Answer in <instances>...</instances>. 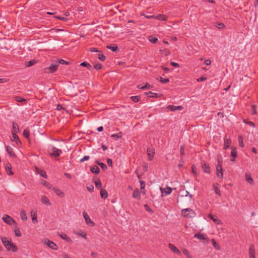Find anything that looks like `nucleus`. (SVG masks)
<instances>
[{
	"mask_svg": "<svg viewBox=\"0 0 258 258\" xmlns=\"http://www.w3.org/2000/svg\"><path fill=\"white\" fill-rule=\"evenodd\" d=\"M183 253L186 256L187 258H192L191 255L189 254L188 251L185 248H182L181 249Z\"/></svg>",
	"mask_w": 258,
	"mask_h": 258,
	"instance_id": "473e14b6",
	"label": "nucleus"
},
{
	"mask_svg": "<svg viewBox=\"0 0 258 258\" xmlns=\"http://www.w3.org/2000/svg\"><path fill=\"white\" fill-rule=\"evenodd\" d=\"M95 186L97 188H100L102 187V183L99 179H97L94 182Z\"/></svg>",
	"mask_w": 258,
	"mask_h": 258,
	"instance_id": "ea45409f",
	"label": "nucleus"
},
{
	"mask_svg": "<svg viewBox=\"0 0 258 258\" xmlns=\"http://www.w3.org/2000/svg\"><path fill=\"white\" fill-rule=\"evenodd\" d=\"M21 218L23 221H26L27 219V216L26 213L24 211L22 210L20 212Z\"/></svg>",
	"mask_w": 258,
	"mask_h": 258,
	"instance_id": "cd10ccee",
	"label": "nucleus"
},
{
	"mask_svg": "<svg viewBox=\"0 0 258 258\" xmlns=\"http://www.w3.org/2000/svg\"><path fill=\"white\" fill-rule=\"evenodd\" d=\"M238 142L239 146L241 147H243L244 144L243 142V138L241 136H238Z\"/></svg>",
	"mask_w": 258,
	"mask_h": 258,
	"instance_id": "37998d69",
	"label": "nucleus"
},
{
	"mask_svg": "<svg viewBox=\"0 0 258 258\" xmlns=\"http://www.w3.org/2000/svg\"><path fill=\"white\" fill-rule=\"evenodd\" d=\"M245 180L250 184L252 185L254 184L253 180L251 178L249 173H246L245 175Z\"/></svg>",
	"mask_w": 258,
	"mask_h": 258,
	"instance_id": "a211bd4d",
	"label": "nucleus"
},
{
	"mask_svg": "<svg viewBox=\"0 0 258 258\" xmlns=\"http://www.w3.org/2000/svg\"><path fill=\"white\" fill-rule=\"evenodd\" d=\"M38 172L41 177H43L45 178H47L46 173L44 171L40 170L39 171H38Z\"/></svg>",
	"mask_w": 258,
	"mask_h": 258,
	"instance_id": "a19ab883",
	"label": "nucleus"
},
{
	"mask_svg": "<svg viewBox=\"0 0 258 258\" xmlns=\"http://www.w3.org/2000/svg\"><path fill=\"white\" fill-rule=\"evenodd\" d=\"M202 167L203 169V171L205 173H210V168L208 164L206 163H203L202 164Z\"/></svg>",
	"mask_w": 258,
	"mask_h": 258,
	"instance_id": "f3484780",
	"label": "nucleus"
},
{
	"mask_svg": "<svg viewBox=\"0 0 258 258\" xmlns=\"http://www.w3.org/2000/svg\"><path fill=\"white\" fill-rule=\"evenodd\" d=\"M36 60H35V59H32L30 61H27L26 62V66L27 67H31L34 64H35V63H36Z\"/></svg>",
	"mask_w": 258,
	"mask_h": 258,
	"instance_id": "72a5a7b5",
	"label": "nucleus"
},
{
	"mask_svg": "<svg viewBox=\"0 0 258 258\" xmlns=\"http://www.w3.org/2000/svg\"><path fill=\"white\" fill-rule=\"evenodd\" d=\"M231 156H233L234 157H237V153L236 151V148L234 147H231Z\"/></svg>",
	"mask_w": 258,
	"mask_h": 258,
	"instance_id": "c756f323",
	"label": "nucleus"
},
{
	"mask_svg": "<svg viewBox=\"0 0 258 258\" xmlns=\"http://www.w3.org/2000/svg\"><path fill=\"white\" fill-rule=\"evenodd\" d=\"M111 138H113V139H120L122 138V133H118V134H112L111 136Z\"/></svg>",
	"mask_w": 258,
	"mask_h": 258,
	"instance_id": "f704fd0d",
	"label": "nucleus"
},
{
	"mask_svg": "<svg viewBox=\"0 0 258 258\" xmlns=\"http://www.w3.org/2000/svg\"><path fill=\"white\" fill-rule=\"evenodd\" d=\"M146 94L148 95L149 97L152 98H159L160 97V95L158 93H154L152 92H149L146 93Z\"/></svg>",
	"mask_w": 258,
	"mask_h": 258,
	"instance_id": "aec40b11",
	"label": "nucleus"
},
{
	"mask_svg": "<svg viewBox=\"0 0 258 258\" xmlns=\"http://www.w3.org/2000/svg\"><path fill=\"white\" fill-rule=\"evenodd\" d=\"M133 197L135 199H140V191L138 188L135 189L133 194Z\"/></svg>",
	"mask_w": 258,
	"mask_h": 258,
	"instance_id": "6ab92c4d",
	"label": "nucleus"
},
{
	"mask_svg": "<svg viewBox=\"0 0 258 258\" xmlns=\"http://www.w3.org/2000/svg\"><path fill=\"white\" fill-rule=\"evenodd\" d=\"M214 189L215 192L217 194L218 196H221V192L220 188L217 186L216 184H214Z\"/></svg>",
	"mask_w": 258,
	"mask_h": 258,
	"instance_id": "4c0bfd02",
	"label": "nucleus"
},
{
	"mask_svg": "<svg viewBox=\"0 0 258 258\" xmlns=\"http://www.w3.org/2000/svg\"><path fill=\"white\" fill-rule=\"evenodd\" d=\"M168 247L173 252L178 255H181L180 251L173 244L169 243L168 244Z\"/></svg>",
	"mask_w": 258,
	"mask_h": 258,
	"instance_id": "0eeeda50",
	"label": "nucleus"
},
{
	"mask_svg": "<svg viewBox=\"0 0 258 258\" xmlns=\"http://www.w3.org/2000/svg\"><path fill=\"white\" fill-rule=\"evenodd\" d=\"M48 150L50 155L54 157H58L62 153L61 150L53 146H50Z\"/></svg>",
	"mask_w": 258,
	"mask_h": 258,
	"instance_id": "f03ea898",
	"label": "nucleus"
},
{
	"mask_svg": "<svg viewBox=\"0 0 258 258\" xmlns=\"http://www.w3.org/2000/svg\"><path fill=\"white\" fill-rule=\"evenodd\" d=\"M90 158V157L89 156H85L83 158L80 159V162H83L85 161H87L89 160Z\"/></svg>",
	"mask_w": 258,
	"mask_h": 258,
	"instance_id": "13d9d810",
	"label": "nucleus"
},
{
	"mask_svg": "<svg viewBox=\"0 0 258 258\" xmlns=\"http://www.w3.org/2000/svg\"><path fill=\"white\" fill-rule=\"evenodd\" d=\"M187 196H189V200L190 201L191 199L192 198V195L190 194L189 192L186 190L185 191L184 195H182V196H181V197H183L184 196L187 197Z\"/></svg>",
	"mask_w": 258,
	"mask_h": 258,
	"instance_id": "8fccbe9b",
	"label": "nucleus"
},
{
	"mask_svg": "<svg viewBox=\"0 0 258 258\" xmlns=\"http://www.w3.org/2000/svg\"><path fill=\"white\" fill-rule=\"evenodd\" d=\"M181 214L183 217L187 218H192L196 216V212L189 208L182 209Z\"/></svg>",
	"mask_w": 258,
	"mask_h": 258,
	"instance_id": "f257e3e1",
	"label": "nucleus"
},
{
	"mask_svg": "<svg viewBox=\"0 0 258 258\" xmlns=\"http://www.w3.org/2000/svg\"><path fill=\"white\" fill-rule=\"evenodd\" d=\"M149 41L152 42V43H155L156 42V41L158 40V39L157 38H155L154 37H153V36H150L149 37Z\"/></svg>",
	"mask_w": 258,
	"mask_h": 258,
	"instance_id": "3c124183",
	"label": "nucleus"
},
{
	"mask_svg": "<svg viewBox=\"0 0 258 258\" xmlns=\"http://www.w3.org/2000/svg\"><path fill=\"white\" fill-rule=\"evenodd\" d=\"M41 184L44 185L45 187H47L48 189H50L52 188V185L48 182L44 180H41L40 181Z\"/></svg>",
	"mask_w": 258,
	"mask_h": 258,
	"instance_id": "412c9836",
	"label": "nucleus"
},
{
	"mask_svg": "<svg viewBox=\"0 0 258 258\" xmlns=\"http://www.w3.org/2000/svg\"><path fill=\"white\" fill-rule=\"evenodd\" d=\"M161 53L165 56H167L170 54V51L167 49H164L163 50L160 49Z\"/></svg>",
	"mask_w": 258,
	"mask_h": 258,
	"instance_id": "79ce46f5",
	"label": "nucleus"
},
{
	"mask_svg": "<svg viewBox=\"0 0 258 258\" xmlns=\"http://www.w3.org/2000/svg\"><path fill=\"white\" fill-rule=\"evenodd\" d=\"M58 67V64L57 63H51L48 68V70L49 73H52L55 72L57 70Z\"/></svg>",
	"mask_w": 258,
	"mask_h": 258,
	"instance_id": "6e6552de",
	"label": "nucleus"
},
{
	"mask_svg": "<svg viewBox=\"0 0 258 258\" xmlns=\"http://www.w3.org/2000/svg\"><path fill=\"white\" fill-rule=\"evenodd\" d=\"M6 149L8 153L11 156H13L15 155L14 153L13 152V149L10 146H7Z\"/></svg>",
	"mask_w": 258,
	"mask_h": 258,
	"instance_id": "2f4dec72",
	"label": "nucleus"
},
{
	"mask_svg": "<svg viewBox=\"0 0 258 258\" xmlns=\"http://www.w3.org/2000/svg\"><path fill=\"white\" fill-rule=\"evenodd\" d=\"M2 241L5 245V247L7 248V250H9V244L11 243V241L7 240L6 238L2 237H1Z\"/></svg>",
	"mask_w": 258,
	"mask_h": 258,
	"instance_id": "4468645a",
	"label": "nucleus"
},
{
	"mask_svg": "<svg viewBox=\"0 0 258 258\" xmlns=\"http://www.w3.org/2000/svg\"><path fill=\"white\" fill-rule=\"evenodd\" d=\"M167 108L171 111H175L176 110L175 106H174V105H169L167 106Z\"/></svg>",
	"mask_w": 258,
	"mask_h": 258,
	"instance_id": "e2e57ef3",
	"label": "nucleus"
},
{
	"mask_svg": "<svg viewBox=\"0 0 258 258\" xmlns=\"http://www.w3.org/2000/svg\"><path fill=\"white\" fill-rule=\"evenodd\" d=\"M191 170H192V173L195 175V176H197V173L196 172V167L195 165H192Z\"/></svg>",
	"mask_w": 258,
	"mask_h": 258,
	"instance_id": "0e129e2a",
	"label": "nucleus"
},
{
	"mask_svg": "<svg viewBox=\"0 0 258 258\" xmlns=\"http://www.w3.org/2000/svg\"><path fill=\"white\" fill-rule=\"evenodd\" d=\"M155 18L159 20H165L166 16L163 15H158L157 16H155Z\"/></svg>",
	"mask_w": 258,
	"mask_h": 258,
	"instance_id": "a18cd8bd",
	"label": "nucleus"
},
{
	"mask_svg": "<svg viewBox=\"0 0 258 258\" xmlns=\"http://www.w3.org/2000/svg\"><path fill=\"white\" fill-rule=\"evenodd\" d=\"M59 236L63 239L67 241L68 242H71V239L68 236V235L66 234H59Z\"/></svg>",
	"mask_w": 258,
	"mask_h": 258,
	"instance_id": "7c9ffc66",
	"label": "nucleus"
},
{
	"mask_svg": "<svg viewBox=\"0 0 258 258\" xmlns=\"http://www.w3.org/2000/svg\"><path fill=\"white\" fill-rule=\"evenodd\" d=\"M15 99L17 102H21L26 100L25 99L19 96L16 97Z\"/></svg>",
	"mask_w": 258,
	"mask_h": 258,
	"instance_id": "5fc2aeb1",
	"label": "nucleus"
},
{
	"mask_svg": "<svg viewBox=\"0 0 258 258\" xmlns=\"http://www.w3.org/2000/svg\"><path fill=\"white\" fill-rule=\"evenodd\" d=\"M211 242L212 243L213 247L217 249L220 250V245L216 242L215 240L214 239H211Z\"/></svg>",
	"mask_w": 258,
	"mask_h": 258,
	"instance_id": "c85d7f7f",
	"label": "nucleus"
},
{
	"mask_svg": "<svg viewBox=\"0 0 258 258\" xmlns=\"http://www.w3.org/2000/svg\"><path fill=\"white\" fill-rule=\"evenodd\" d=\"M58 63H60V64H69V62H67L66 61V60L62 59H59L58 61Z\"/></svg>",
	"mask_w": 258,
	"mask_h": 258,
	"instance_id": "052dcab7",
	"label": "nucleus"
},
{
	"mask_svg": "<svg viewBox=\"0 0 258 258\" xmlns=\"http://www.w3.org/2000/svg\"><path fill=\"white\" fill-rule=\"evenodd\" d=\"M12 127H13L12 133H15V134H16L20 132L18 125L16 123H15V122L13 123Z\"/></svg>",
	"mask_w": 258,
	"mask_h": 258,
	"instance_id": "5701e85b",
	"label": "nucleus"
},
{
	"mask_svg": "<svg viewBox=\"0 0 258 258\" xmlns=\"http://www.w3.org/2000/svg\"><path fill=\"white\" fill-rule=\"evenodd\" d=\"M29 131L27 129H25L23 131V135L27 139H28L29 137Z\"/></svg>",
	"mask_w": 258,
	"mask_h": 258,
	"instance_id": "49530a36",
	"label": "nucleus"
},
{
	"mask_svg": "<svg viewBox=\"0 0 258 258\" xmlns=\"http://www.w3.org/2000/svg\"><path fill=\"white\" fill-rule=\"evenodd\" d=\"M8 248H9V251L12 250L13 252L17 251L18 249L17 246L12 242L9 244V247Z\"/></svg>",
	"mask_w": 258,
	"mask_h": 258,
	"instance_id": "393cba45",
	"label": "nucleus"
},
{
	"mask_svg": "<svg viewBox=\"0 0 258 258\" xmlns=\"http://www.w3.org/2000/svg\"><path fill=\"white\" fill-rule=\"evenodd\" d=\"M100 196L102 199H105L108 197V193L104 189H101L100 190Z\"/></svg>",
	"mask_w": 258,
	"mask_h": 258,
	"instance_id": "b1692460",
	"label": "nucleus"
},
{
	"mask_svg": "<svg viewBox=\"0 0 258 258\" xmlns=\"http://www.w3.org/2000/svg\"><path fill=\"white\" fill-rule=\"evenodd\" d=\"M6 170L8 175H11L13 174V173L12 170V167L10 164H7L6 167Z\"/></svg>",
	"mask_w": 258,
	"mask_h": 258,
	"instance_id": "bb28decb",
	"label": "nucleus"
},
{
	"mask_svg": "<svg viewBox=\"0 0 258 258\" xmlns=\"http://www.w3.org/2000/svg\"><path fill=\"white\" fill-rule=\"evenodd\" d=\"M98 58L101 61H104L106 59V57L103 54H99Z\"/></svg>",
	"mask_w": 258,
	"mask_h": 258,
	"instance_id": "bf43d9fd",
	"label": "nucleus"
},
{
	"mask_svg": "<svg viewBox=\"0 0 258 258\" xmlns=\"http://www.w3.org/2000/svg\"><path fill=\"white\" fill-rule=\"evenodd\" d=\"M75 233L77 235H78V236H81L82 237H83L85 239H86L87 238V234L84 232H77Z\"/></svg>",
	"mask_w": 258,
	"mask_h": 258,
	"instance_id": "e433bc0d",
	"label": "nucleus"
},
{
	"mask_svg": "<svg viewBox=\"0 0 258 258\" xmlns=\"http://www.w3.org/2000/svg\"><path fill=\"white\" fill-rule=\"evenodd\" d=\"M12 136H13V137L14 139V141L15 142H16L17 144H18V143H21V142L18 138V136L16 134H15V133H13Z\"/></svg>",
	"mask_w": 258,
	"mask_h": 258,
	"instance_id": "c9c22d12",
	"label": "nucleus"
},
{
	"mask_svg": "<svg viewBox=\"0 0 258 258\" xmlns=\"http://www.w3.org/2000/svg\"><path fill=\"white\" fill-rule=\"evenodd\" d=\"M216 174L218 177L223 178V172L222 167V163L218 161V164L216 166Z\"/></svg>",
	"mask_w": 258,
	"mask_h": 258,
	"instance_id": "423d86ee",
	"label": "nucleus"
},
{
	"mask_svg": "<svg viewBox=\"0 0 258 258\" xmlns=\"http://www.w3.org/2000/svg\"><path fill=\"white\" fill-rule=\"evenodd\" d=\"M160 189L161 193L163 194L164 192H165L166 196L170 195L172 191V188L169 186H166V187L165 188L160 187Z\"/></svg>",
	"mask_w": 258,
	"mask_h": 258,
	"instance_id": "9d476101",
	"label": "nucleus"
},
{
	"mask_svg": "<svg viewBox=\"0 0 258 258\" xmlns=\"http://www.w3.org/2000/svg\"><path fill=\"white\" fill-rule=\"evenodd\" d=\"M83 215L85 221L86 223L89 226H94L95 225V223L93 221H92L89 215L87 214V213L84 211L83 212Z\"/></svg>",
	"mask_w": 258,
	"mask_h": 258,
	"instance_id": "20e7f679",
	"label": "nucleus"
},
{
	"mask_svg": "<svg viewBox=\"0 0 258 258\" xmlns=\"http://www.w3.org/2000/svg\"><path fill=\"white\" fill-rule=\"evenodd\" d=\"M216 26L217 28L221 29L224 28V25L221 23H217Z\"/></svg>",
	"mask_w": 258,
	"mask_h": 258,
	"instance_id": "603ef678",
	"label": "nucleus"
},
{
	"mask_svg": "<svg viewBox=\"0 0 258 258\" xmlns=\"http://www.w3.org/2000/svg\"><path fill=\"white\" fill-rule=\"evenodd\" d=\"M160 82L163 84H166L169 82V79L168 78H163L162 77H160Z\"/></svg>",
	"mask_w": 258,
	"mask_h": 258,
	"instance_id": "09e8293b",
	"label": "nucleus"
},
{
	"mask_svg": "<svg viewBox=\"0 0 258 258\" xmlns=\"http://www.w3.org/2000/svg\"><path fill=\"white\" fill-rule=\"evenodd\" d=\"M15 234L16 236H18V237L21 236V233L19 229H15Z\"/></svg>",
	"mask_w": 258,
	"mask_h": 258,
	"instance_id": "864d4df0",
	"label": "nucleus"
},
{
	"mask_svg": "<svg viewBox=\"0 0 258 258\" xmlns=\"http://www.w3.org/2000/svg\"><path fill=\"white\" fill-rule=\"evenodd\" d=\"M41 202L43 205L47 206L51 205V203L47 197L45 196H42L41 197Z\"/></svg>",
	"mask_w": 258,
	"mask_h": 258,
	"instance_id": "1a4fd4ad",
	"label": "nucleus"
},
{
	"mask_svg": "<svg viewBox=\"0 0 258 258\" xmlns=\"http://www.w3.org/2000/svg\"><path fill=\"white\" fill-rule=\"evenodd\" d=\"M53 190L57 196H58L60 197H61V198L64 197V193L59 188H56V187H53Z\"/></svg>",
	"mask_w": 258,
	"mask_h": 258,
	"instance_id": "2eb2a0df",
	"label": "nucleus"
},
{
	"mask_svg": "<svg viewBox=\"0 0 258 258\" xmlns=\"http://www.w3.org/2000/svg\"><path fill=\"white\" fill-rule=\"evenodd\" d=\"M107 48L113 51H115L118 49V47L117 45H114L113 46L108 45V46H107Z\"/></svg>",
	"mask_w": 258,
	"mask_h": 258,
	"instance_id": "de8ad7c7",
	"label": "nucleus"
},
{
	"mask_svg": "<svg viewBox=\"0 0 258 258\" xmlns=\"http://www.w3.org/2000/svg\"><path fill=\"white\" fill-rule=\"evenodd\" d=\"M91 171L95 174H98L100 172L99 168L97 166H94L90 169Z\"/></svg>",
	"mask_w": 258,
	"mask_h": 258,
	"instance_id": "a878e982",
	"label": "nucleus"
},
{
	"mask_svg": "<svg viewBox=\"0 0 258 258\" xmlns=\"http://www.w3.org/2000/svg\"><path fill=\"white\" fill-rule=\"evenodd\" d=\"M131 99L134 102H137L139 100V97L138 96H132Z\"/></svg>",
	"mask_w": 258,
	"mask_h": 258,
	"instance_id": "6e6d98bb",
	"label": "nucleus"
},
{
	"mask_svg": "<svg viewBox=\"0 0 258 258\" xmlns=\"http://www.w3.org/2000/svg\"><path fill=\"white\" fill-rule=\"evenodd\" d=\"M252 114H256V107L254 105L252 106Z\"/></svg>",
	"mask_w": 258,
	"mask_h": 258,
	"instance_id": "338daca9",
	"label": "nucleus"
},
{
	"mask_svg": "<svg viewBox=\"0 0 258 258\" xmlns=\"http://www.w3.org/2000/svg\"><path fill=\"white\" fill-rule=\"evenodd\" d=\"M180 154L181 156H182L184 155V148L182 146L180 147Z\"/></svg>",
	"mask_w": 258,
	"mask_h": 258,
	"instance_id": "69168bd1",
	"label": "nucleus"
},
{
	"mask_svg": "<svg viewBox=\"0 0 258 258\" xmlns=\"http://www.w3.org/2000/svg\"><path fill=\"white\" fill-rule=\"evenodd\" d=\"M99 165L103 170H105L107 168V166L103 163H100V164H99Z\"/></svg>",
	"mask_w": 258,
	"mask_h": 258,
	"instance_id": "4d7b16f0",
	"label": "nucleus"
},
{
	"mask_svg": "<svg viewBox=\"0 0 258 258\" xmlns=\"http://www.w3.org/2000/svg\"><path fill=\"white\" fill-rule=\"evenodd\" d=\"M224 147H223V149L225 150L229 147L231 143V140L230 139L227 138L226 137H225L224 138Z\"/></svg>",
	"mask_w": 258,
	"mask_h": 258,
	"instance_id": "f8f14e48",
	"label": "nucleus"
},
{
	"mask_svg": "<svg viewBox=\"0 0 258 258\" xmlns=\"http://www.w3.org/2000/svg\"><path fill=\"white\" fill-rule=\"evenodd\" d=\"M208 217L212 220L216 224L219 225L221 224V221L219 219L217 218L215 216H213L211 214H209L208 215Z\"/></svg>",
	"mask_w": 258,
	"mask_h": 258,
	"instance_id": "ddd939ff",
	"label": "nucleus"
},
{
	"mask_svg": "<svg viewBox=\"0 0 258 258\" xmlns=\"http://www.w3.org/2000/svg\"><path fill=\"white\" fill-rule=\"evenodd\" d=\"M147 153L149 156V160L152 161L154 155V152L152 150L148 148L147 149Z\"/></svg>",
	"mask_w": 258,
	"mask_h": 258,
	"instance_id": "4be33fe9",
	"label": "nucleus"
},
{
	"mask_svg": "<svg viewBox=\"0 0 258 258\" xmlns=\"http://www.w3.org/2000/svg\"><path fill=\"white\" fill-rule=\"evenodd\" d=\"M55 18L58 20L63 21H66L68 20V18L66 17H62L60 16H56Z\"/></svg>",
	"mask_w": 258,
	"mask_h": 258,
	"instance_id": "680f3d73",
	"label": "nucleus"
},
{
	"mask_svg": "<svg viewBox=\"0 0 258 258\" xmlns=\"http://www.w3.org/2000/svg\"><path fill=\"white\" fill-rule=\"evenodd\" d=\"M45 244L47 245L49 247L53 250H57L58 249L57 245L53 242L52 241H51L48 239H45L44 241Z\"/></svg>",
	"mask_w": 258,
	"mask_h": 258,
	"instance_id": "39448f33",
	"label": "nucleus"
},
{
	"mask_svg": "<svg viewBox=\"0 0 258 258\" xmlns=\"http://www.w3.org/2000/svg\"><path fill=\"white\" fill-rule=\"evenodd\" d=\"M31 217H32V221L33 222H37V215L35 213H33V212H31Z\"/></svg>",
	"mask_w": 258,
	"mask_h": 258,
	"instance_id": "c03bdc74",
	"label": "nucleus"
},
{
	"mask_svg": "<svg viewBox=\"0 0 258 258\" xmlns=\"http://www.w3.org/2000/svg\"><path fill=\"white\" fill-rule=\"evenodd\" d=\"M80 66L86 67L88 70L91 68V66L88 62L84 61L81 63Z\"/></svg>",
	"mask_w": 258,
	"mask_h": 258,
	"instance_id": "58836bf2",
	"label": "nucleus"
},
{
	"mask_svg": "<svg viewBox=\"0 0 258 258\" xmlns=\"http://www.w3.org/2000/svg\"><path fill=\"white\" fill-rule=\"evenodd\" d=\"M194 237L200 239V240H207L208 239V237L206 235H205L204 234H201L200 233L196 234L195 235Z\"/></svg>",
	"mask_w": 258,
	"mask_h": 258,
	"instance_id": "dca6fc26",
	"label": "nucleus"
},
{
	"mask_svg": "<svg viewBox=\"0 0 258 258\" xmlns=\"http://www.w3.org/2000/svg\"><path fill=\"white\" fill-rule=\"evenodd\" d=\"M3 220L7 224L11 225L13 224H15V221L10 216L5 214L2 218Z\"/></svg>",
	"mask_w": 258,
	"mask_h": 258,
	"instance_id": "7ed1b4c3",
	"label": "nucleus"
},
{
	"mask_svg": "<svg viewBox=\"0 0 258 258\" xmlns=\"http://www.w3.org/2000/svg\"><path fill=\"white\" fill-rule=\"evenodd\" d=\"M102 65L100 63H97L94 66V68L96 70H99L101 68Z\"/></svg>",
	"mask_w": 258,
	"mask_h": 258,
	"instance_id": "774afa93",
	"label": "nucleus"
},
{
	"mask_svg": "<svg viewBox=\"0 0 258 258\" xmlns=\"http://www.w3.org/2000/svg\"><path fill=\"white\" fill-rule=\"evenodd\" d=\"M249 258H255V248L253 245H251L249 248Z\"/></svg>",
	"mask_w": 258,
	"mask_h": 258,
	"instance_id": "9b49d317",
	"label": "nucleus"
}]
</instances>
